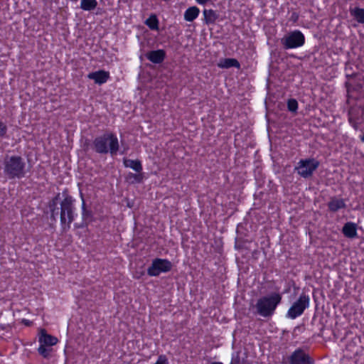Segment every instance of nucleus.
Masks as SVG:
<instances>
[{
	"instance_id": "obj_1",
	"label": "nucleus",
	"mask_w": 364,
	"mask_h": 364,
	"mask_svg": "<svg viewBox=\"0 0 364 364\" xmlns=\"http://www.w3.org/2000/svg\"><path fill=\"white\" fill-rule=\"evenodd\" d=\"M92 149L99 154L109 153L112 156H116L119 149L118 138L113 132H105L93 139Z\"/></svg>"
},
{
	"instance_id": "obj_2",
	"label": "nucleus",
	"mask_w": 364,
	"mask_h": 364,
	"mask_svg": "<svg viewBox=\"0 0 364 364\" xmlns=\"http://www.w3.org/2000/svg\"><path fill=\"white\" fill-rule=\"evenodd\" d=\"M4 173L8 179H21L26 174V162L18 155L7 156L4 160Z\"/></svg>"
},
{
	"instance_id": "obj_3",
	"label": "nucleus",
	"mask_w": 364,
	"mask_h": 364,
	"mask_svg": "<svg viewBox=\"0 0 364 364\" xmlns=\"http://www.w3.org/2000/svg\"><path fill=\"white\" fill-rule=\"evenodd\" d=\"M281 301L282 295L276 292L259 298L256 304L258 314L263 317L272 316Z\"/></svg>"
},
{
	"instance_id": "obj_4",
	"label": "nucleus",
	"mask_w": 364,
	"mask_h": 364,
	"mask_svg": "<svg viewBox=\"0 0 364 364\" xmlns=\"http://www.w3.org/2000/svg\"><path fill=\"white\" fill-rule=\"evenodd\" d=\"M74 201L71 196L67 195L60 203V220L63 232L70 230L71 223L77 215L75 213Z\"/></svg>"
},
{
	"instance_id": "obj_5",
	"label": "nucleus",
	"mask_w": 364,
	"mask_h": 364,
	"mask_svg": "<svg viewBox=\"0 0 364 364\" xmlns=\"http://www.w3.org/2000/svg\"><path fill=\"white\" fill-rule=\"evenodd\" d=\"M309 296L305 293L301 294L298 299L295 301L288 309L287 316L291 319L296 318L301 316L304 311L309 308Z\"/></svg>"
},
{
	"instance_id": "obj_6",
	"label": "nucleus",
	"mask_w": 364,
	"mask_h": 364,
	"mask_svg": "<svg viewBox=\"0 0 364 364\" xmlns=\"http://www.w3.org/2000/svg\"><path fill=\"white\" fill-rule=\"evenodd\" d=\"M319 166V162L314 158L301 159L295 166L297 173L304 178L311 177Z\"/></svg>"
},
{
	"instance_id": "obj_7",
	"label": "nucleus",
	"mask_w": 364,
	"mask_h": 364,
	"mask_svg": "<svg viewBox=\"0 0 364 364\" xmlns=\"http://www.w3.org/2000/svg\"><path fill=\"white\" fill-rule=\"evenodd\" d=\"M172 263L167 259L155 258L148 267L146 272L150 277H158L161 273H166L171 270Z\"/></svg>"
},
{
	"instance_id": "obj_8",
	"label": "nucleus",
	"mask_w": 364,
	"mask_h": 364,
	"mask_svg": "<svg viewBox=\"0 0 364 364\" xmlns=\"http://www.w3.org/2000/svg\"><path fill=\"white\" fill-rule=\"evenodd\" d=\"M305 43V36L299 30L290 32L282 39V45L285 49H294L301 47Z\"/></svg>"
},
{
	"instance_id": "obj_9",
	"label": "nucleus",
	"mask_w": 364,
	"mask_h": 364,
	"mask_svg": "<svg viewBox=\"0 0 364 364\" xmlns=\"http://www.w3.org/2000/svg\"><path fill=\"white\" fill-rule=\"evenodd\" d=\"M289 364H314V360L302 348H296L289 357Z\"/></svg>"
},
{
	"instance_id": "obj_10",
	"label": "nucleus",
	"mask_w": 364,
	"mask_h": 364,
	"mask_svg": "<svg viewBox=\"0 0 364 364\" xmlns=\"http://www.w3.org/2000/svg\"><path fill=\"white\" fill-rule=\"evenodd\" d=\"M348 122L355 130L364 123V109L351 108L348 112Z\"/></svg>"
},
{
	"instance_id": "obj_11",
	"label": "nucleus",
	"mask_w": 364,
	"mask_h": 364,
	"mask_svg": "<svg viewBox=\"0 0 364 364\" xmlns=\"http://www.w3.org/2000/svg\"><path fill=\"white\" fill-rule=\"evenodd\" d=\"M109 77V73L104 70L92 72L87 75V78L93 80L97 85L105 84L107 82Z\"/></svg>"
},
{
	"instance_id": "obj_12",
	"label": "nucleus",
	"mask_w": 364,
	"mask_h": 364,
	"mask_svg": "<svg viewBox=\"0 0 364 364\" xmlns=\"http://www.w3.org/2000/svg\"><path fill=\"white\" fill-rule=\"evenodd\" d=\"M146 57L150 62L160 64L164 62L166 58V51L163 49L151 50L146 53Z\"/></svg>"
},
{
	"instance_id": "obj_13",
	"label": "nucleus",
	"mask_w": 364,
	"mask_h": 364,
	"mask_svg": "<svg viewBox=\"0 0 364 364\" xmlns=\"http://www.w3.org/2000/svg\"><path fill=\"white\" fill-rule=\"evenodd\" d=\"M38 341L40 344H43L46 346H53L58 343V338L47 333L45 329H41Z\"/></svg>"
},
{
	"instance_id": "obj_14",
	"label": "nucleus",
	"mask_w": 364,
	"mask_h": 364,
	"mask_svg": "<svg viewBox=\"0 0 364 364\" xmlns=\"http://www.w3.org/2000/svg\"><path fill=\"white\" fill-rule=\"evenodd\" d=\"M203 22L205 24L209 26L215 24L219 16L217 12L213 9H205L203 11Z\"/></svg>"
},
{
	"instance_id": "obj_15",
	"label": "nucleus",
	"mask_w": 364,
	"mask_h": 364,
	"mask_svg": "<svg viewBox=\"0 0 364 364\" xmlns=\"http://www.w3.org/2000/svg\"><path fill=\"white\" fill-rule=\"evenodd\" d=\"M328 208L331 212L335 213L341 209L346 208V203L343 199L332 198L327 204Z\"/></svg>"
},
{
	"instance_id": "obj_16",
	"label": "nucleus",
	"mask_w": 364,
	"mask_h": 364,
	"mask_svg": "<svg viewBox=\"0 0 364 364\" xmlns=\"http://www.w3.org/2000/svg\"><path fill=\"white\" fill-rule=\"evenodd\" d=\"M343 234L348 238H355L357 237V225L352 222L346 223L342 229Z\"/></svg>"
},
{
	"instance_id": "obj_17",
	"label": "nucleus",
	"mask_w": 364,
	"mask_h": 364,
	"mask_svg": "<svg viewBox=\"0 0 364 364\" xmlns=\"http://www.w3.org/2000/svg\"><path fill=\"white\" fill-rule=\"evenodd\" d=\"M218 66L220 68H236L237 69L240 68V63L239 61L235 58H222L220 60V61L218 63Z\"/></svg>"
},
{
	"instance_id": "obj_18",
	"label": "nucleus",
	"mask_w": 364,
	"mask_h": 364,
	"mask_svg": "<svg viewBox=\"0 0 364 364\" xmlns=\"http://www.w3.org/2000/svg\"><path fill=\"white\" fill-rule=\"evenodd\" d=\"M123 164L126 168H130L136 173H140L143 170L141 161L139 159H124Z\"/></svg>"
},
{
	"instance_id": "obj_19",
	"label": "nucleus",
	"mask_w": 364,
	"mask_h": 364,
	"mask_svg": "<svg viewBox=\"0 0 364 364\" xmlns=\"http://www.w3.org/2000/svg\"><path fill=\"white\" fill-rule=\"evenodd\" d=\"M200 14V9L196 6H191L188 8L184 12V19L186 21L192 22L198 18Z\"/></svg>"
},
{
	"instance_id": "obj_20",
	"label": "nucleus",
	"mask_w": 364,
	"mask_h": 364,
	"mask_svg": "<svg viewBox=\"0 0 364 364\" xmlns=\"http://www.w3.org/2000/svg\"><path fill=\"white\" fill-rule=\"evenodd\" d=\"M59 195L56 196L53 198L48 204V208L50 212V218L53 220H56V216L58 215V199Z\"/></svg>"
},
{
	"instance_id": "obj_21",
	"label": "nucleus",
	"mask_w": 364,
	"mask_h": 364,
	"mask_svg": "<svg viewBox=\"0 0 364 364\" xmlns=\"http://www.w3.org/2000/svg\"><path fill=\"white\" fill-rule=\"evenodd\" d=\"M350 14L359 23L364 24V9L355 7L350 10Z\"/></svg>"
},
{
	"instance_id": "obj_22",
	"label": "nucleus",
	"mask_w": 364,
	"mask_h": 364,
	"mask_svg": "<svg viewBox=\"0 0 364 364\" xmlns=\"http://www.w3.org/2000/svg\"><path fill=\"white\" fill-rule=\"evenodd\" d=\"M97 0H81L80 9L85 11L95 10L97 6Z\"/></svg>"
},
{
	"instance_id": "obj_23",
	"label": "nucleus",
	"mask_w": 364,
	"mask_h": 364,
	"mask_svg": "<svg viewBox=\"0 0 364 364\" xmlns=\"http://www.w3.org/2000/svg\"><path fill=\"white\" fill-rule=\"evenodd\" d=\"M145 24L153 31L159 30V19L155 14H151L149 17L145 21Z\"/></svg>"
},
{
	"instance_id": "obj_24",
	"label": "nucleus",
	"mask_w": 364,
	"mask_h": 364,
	"mask_svg": "<svg viewBox=\"0 0 364 364\" xmlns=\"http://www.w3.org/2000/svg\"><path fill=\"white\" fill-rule=\"evenodd\" d=\"M131 179H134L136 183H141L144 179V173L141 172L137 173H129L127 176V180L130 181Z\"/></svg>"
},
{
	"instance_id": "obj_25",
	"label": "nucleus",
	"mask_w": 364,
	"mask_h": 364,
	"mask_svg": "<svg viewBox=\"0 0 364 364\" xmlns=\"http://www.w3.org/2000/svg\"><path fill=\"white\" fill-rule=\"evenodd\" d=\"M50 351L51 350L43 344H40L38 348V353L44 358H48L50 357Z\"/></svg>"
},
{
	"instance_id": "obj_26",
	"label": "nucleus",
	"mask_w": 364,
	"mask_h": 364,
	"mask_svg": "<svg viewBox=\"0 0 364 364\" xmlns=\"http://www.w3.org/2000/svg\"><path fill=\"white\" fill-rule=\"evenodd\" d=\"M298 102L293 98L289 99L287 101V109L291 112H296L298 109Z\"/></svg>"
},
{
	"instance_id": "obj_27",
	"label": "nucleus",
	"mask_w": 364,
	"mask_h": 364,
	"mask_svg": "<svg viewBox=\"0 0 364 364\" xmlns=\"http://www.w3.org/2000/svg\"><path fill=\"white\" fill-rule=\"evenodd\" d=\"M7 131L8 127L6 123L0 120V138H5L6 136Z\"/></svg>"
},
{
	"instance_id": "obj_28",
	"label": "nucleus",
	"mask_w": 364,
	"mask_h": 364,
	"mask_svg": "<svg viewBox=\"0 0 364 364\" xmlns=\"http://www.w3.org/2000/svg\"><path fill=\"white\" fill-rule=\"evenodd\" d=\"M82 219L85 220L90 215H91L90 211L87 210L86 209L85 202L83 199V197L82 196Z\"/></svg>"
},
{
	"instance_id": "obj_29",
	"label": "nucleus",
	"mask_w": 364,
	"mask_h": 364,
	"mask_svg": "<svg viewBox=\"0 0 364 364\" xmlns=\"http://www.w3.org/2000/svg\"><path fill=\"white\" fill-rule=\"evenodd\" d=\"M154 364H168V360L165 355H160Z\"/></svg>"
},
{
	"instance_id": "obj_30",
	"label": "nucleus",
	"mask_w": 364,
	"mask_h": 364,
	"mask_svg": "<svg viewBox=\"0 0 364 364\" xmlns=\"http://www.w3.org/2000/svg\"><path fill=\"white\" fill-rule=\"evenodd\" d=\"M32 323H33V322H32L31 321L28 320V319H25V318H23V319L22 320V323H23L24 325H26V326H31V325H32Z\"/></svg>"
},
{
	"instance_id": "obj_31",
	"label": "nucleus",
	"mask_w": 364,
	"mask_h": 364,
	"mask_svg": "<svg viewBox=\"0 0 364 364\" xmlns=\"http://www.w3.org/2000/svg\"><path fill=\"white\" fill-rule=\"evenodd\" d=\"M210 0H196V1L200 5H205Z\"/></svg>"
},
{
	"instance_id": "obj_32",
	"label": "nucleus",
	"mask_w": 364,
	"mask_h": 364,
	"mask_svg": "<svg viewBox=\"0 0 364 364\" xmlns=\"http://www.w3.org/2000/svg\"><path fill=\"white\" fill-rule=\"evenodd\" d=\"M291 18H294L295 21L298 18V15L296 13H293Z\"/></svg>"
},
{
	"instance_id": "obj_33",
	"label": "nucleus",
	"mask_w": 364,
	"mask_h": 364,
	"mask_svg": "<svg viewBox=\"0 0 364 364\" xmlns=\"http://www.w3.org/2000/svg\"><path fill=\"white\" fill-rule=\"evenodd\" d=\"M360 141L364 143V134L360 136Z\"/></svg>"
},
{
	"instance_id": "obj_34",
	"label": "nucleus",
	"mask_w": 364,
	"mask_h": 364,
	"mask_svg": "<svg viewBox=\"0 0 364 364\" xmlns=\"http://www.w3.org/2000/svg\"><path fill=\"white\" fill-rule=\"evenodd\" d=\"M210 364H223L221 362H213Z\"/></svg>"
},
{
	"instance_id": "obj_35",
	"label": "nucleus",
	"mask_w": 364,
	"mask_h": 364,
	"mask_svg": "<svg viewBox=\"0 0 364 364\" xmlns=\"http://www.w3.org/2000/svg\"><path fill=\"white\" fill-rule=\"evenodd\" d=\"M75 228H77L81 227V226L79 225V224H75Z\"/></svg>"
},
{
	"instance_id": "obj_36",
	"label": "nucleus",
	"mask_w": 364,
	"mask_h": 364,
	"mask_svg": "<svg viewBox=\"0 0 364 364\" xmlns=\"http://www.w3.org/2000/svg\"><path fill=\"white\" fill-rule=\"evenodd\" d=\"M0 326H1V330H4V325H0Z\"/></svg>"
},
{
	"instance_id": "obj_37",
	"label": "nucleus",
	"mask_w": 364,
	"mask_h": 364,
	"mask_svg": "<svg viewBox=\"0 0 364 364\" xmlns=\"http://www.w3.org/2000/svg\"><path fill=\"white\" fill-rule=\"evenodd\" d=\"M70 1H75V2H76V1H77L78 0H70Z\"/></svg>"
}]
</instances>
